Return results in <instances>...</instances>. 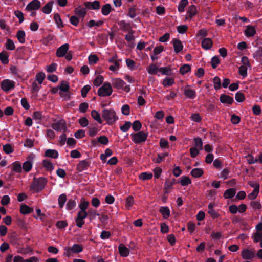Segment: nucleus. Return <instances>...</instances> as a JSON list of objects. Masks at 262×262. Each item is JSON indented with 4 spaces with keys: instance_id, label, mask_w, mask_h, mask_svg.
Masks as SVG:
<instances>
[{
    "instance_id": "338daca9",
    "label": "nucleus",
    "mask_w": 262,
    "mask_h": 262,
    "mask_svg": "<svg viewBox=\"0 0 262 262\" xmlns=\"http://www.w3.org/2000/svg\"><path fill=\"white\" fill-rule=\"evenodd\" d=\"M119 25L122 30L125 31L128 30L129 28V25L124 21L119 22Z\"/></svg>"
},
{
    "instance_id": "0e129e2a",
    "label": "nucleus",
    "mask_w": 262,
    "mask_h": 262,
    "mask_svg": "<svg viewBox=\"0 0 262 262\" xmlns=\"http://www.w3.org/2000/svg\"><path fill=\"white\" fill-rule=\"evenodd\" d=\"M98 141L99 142L104 145H106L108 143V138L105 136L99 137L98 139Z\"/></svg>"
},
{
    "instance_id": "58836bf2",
    "label": "nucleus",
    "mask_w": 262,
    "mask_h": 262,
    "mask_svg": "<svg viewBox=\"0 0 262 262\" xmlns=\"http://www.w3.org/2000/svg\"><path fill=\"white\" fill-rule=\"evenodd\" d=\"M111 10V6L110 4H107L104 5L102 8V13L104 15H108Z\"/></svg>"
},
{
    "instance_id": "cd10ccee",
    "label": "nucleus",
    "mask_w": 262,
    "mask_h": 262,
    "mask_svg": "<svg viewBox=\"0 0 262 262\" xmlns=\"http://www.w3.org/2000/svg\"><path fill=\"white\" fill-rule=\"evenodd\" d=\"M252 238L254 243L260 242L262 240V232L256 231L252 235Z\"/></svg>"
},
{
    "instance_id": "79ce46f5",
    "label": "nucleus",
    "mask_w": 262,
    "mask_h": 262,
    "mask_svg": "<svg viewBox=\"0 0 262 262\" xmlns=\"http://www.w3.org/2000/svg\"><path fill=\"white\" fill-rule=\"evenodd\" d=\"M152 177V174L151 173L143 172L139 176V178L143 181L149 180Z\"/></svg>"
},
{
    "instance_id": "393cba45",
    "label": "nucleus",
    "mask_w": 262,
    "mask_h": 262,
    "mask_svg": "<svg viewBox=\"0 0 262 262\" xmlns=\"http://www.w3.org/2000/svg\"><path fill=\"white\" fill-rule=\"evenodd\" d=\"M159 211L164 218H168L170 215V210L167 207H161Z\"/></svg>"
},
{
    "instance_id": "20e7f679",
    "label": "nucleus",
    "mask_w": 262,
    "mask_h": 262,
    "mask_svg": "<svg viewBox=\"0 0 262 262\" xmlns=\"http://www.w3.org/2000/svg\"><path fill=\"white\" fill-rule=\"evenodd\" d=\"M113 90L111 84L105 82L98 91V94L101 97L110 96L112 94Z\"/></svg>"
},
{
    "instance_id": "4be33fe9",
    "label": "nucleus",
    "mask_w": 262,
    "mask_h": 262,
    "mask_svg": "<svg viewBox=\"0 0 262 262\" xmlns=\"http://www.w3.org/2000/svg\"><path fill=\"white\" fill-rule=\"evenodd\" d=\"M45 156L48 157L56 159L58 157V153L55 150L48 149L45 152Z\"/></svg>"
},
{
    "instance_id": "bb28decb",
    "label": "nucleus",
    "mask_w": 262,
    "mask_h": 262,
    "mask_svg": "<svg viewBox=\"0 0 262 262\" xmlns=\"http://www.w3.org/2000/svg\"><path fill=\"white\" fill-rule=\"evenodd\" d=\"M236 190L233 188L229 189L225 191L224 196L226 199L231 198L235 194Z\"/></svg>"
},
{
    "instance_id": "39448f33",
    "label": "nucleus",
    "mask_w": 262,
    "mask_h": 262,
    "mask_svg": "<svg viewBox=\"0 0 262 262\" xmlns=\"http://www.w3.org/2000/svg\"><path fill=\"white\" fill-rule=\"evenodd\" d=\"M112 83L114 87L117 89H122L127 92H128L130 91L129 86L128 85L124 86L125 82L120 78L112 79Z\"/></svg>"
},
{
    "instance_id": "bf43d9fd",
    "label": "nucleus",
    "mask_w": 262,
    "mask_h": 262,
    "mask_svg": "<svg viewBox=\"0 0 262 262\" xmlns=\"http://www.w3.org/2000/svg\"><path fill=\"white\" fill-rule=\"evenodd\" d=\"M14 14L15 16L19 19V22L20 23H22L24 21V15L21 11L18 10L15 11L14 12Z\"/></svg>"
},
{
    "instance_id": "9d476101",
    "label": "nucleus",
    "mask_w": 262,
    "mask_h": 262,
    "mask_svg": "<svg viewBox=\"0 0 262 262\" xmlns=\"http://www.w3.org/2000/svg\"><path fill=\"white\" fill-rule=\"evenodd\" d=\"M184 93L186 97L189 99H194L196 97V92L194 90L191 89L189 85H186L184 89Z\"/></svg>"
},
{
    "instance_id": "5fc2aeb1",
    "label": "nucleus",
    "mask_w": 262,
    "mask_h": 262,
    "mask_svg": "<svg viewBox=\"0 0 262 262\" xmlns=\"http://www.w3.org/2000/svg\"><path fill=\"white\" fill-rule=\"evenodd\" d=\"M187 12L190 16H193L196 13V8L195 6L191 5L189 7Z\"/></svg>"
},
{
    "instance_id": "2eb2a0df",
    "label": "nucleus",
    "mask_w": 262,
    "mask_h": 262,
    "mask_svg": "<svg viewBox=\"0 0 262 262\" xmlns=\"http://www.w3.org/2000/svg\"><path fill=\"white\" fill-rule=\"evenodd\" d=\"M60 90L59 94L61 97H63V92H67L69 91L70 86L68 82L62 81L61 82L60 85L59 86Z\"/></svg>"
},
{
    "instance_id": "e2e57ef3",
    "label": "nucleus",
    "mask_w": 262,
    "mask_h": 262,
    "mask_svg": "<svg viewBox=\"0 0 262 262\" xmlns=\"http://www.w3.org/2000/svg\"><path fill=\"white\" fill-rule=\"evenodd\" d=\"M235 99L239 102H243L245 99L244 95L241 92H237L235 95Z\"/></svg>"
},
{
    "instance_id": "3c124183",
    "label": "nucleus",
    "mask_w": 262,
    "mask_h": 262,
    "mask_svg": "<svg viewBox=\"0 0 262 262\" xmlns=\"http://www.w3.org/2000/svg\"><path fill=\"white\" fill-rule=\"evenodd\" d=\"M103 81V77L101 75H98L94 81V84L95 86H99Z\"/></svg>"
},
{
    "instance_id": "f3484780",
    "label": "nucleus",
    "mask_w": 262,
    "mask_h": 262,
    "mask_svg": "<svg viewBox=\"0 0 262 262\" xmlns=\"http://www.w3.org/2000/svg\"><path fill=\"white\" fill-rule=\"evenodd\" d=\"M255 33L256 30L254 26L249 25L246 27L245 30V34L247 37H252L255 34Z\"/></svg>"
},
{
    "instance_id": "603ef678",
    "label": "nucleus",
    "mask_w": 262,
    "mask_h": 262,
    "mask_svg": "<svg viewBox=\"0 0 262 262\" xmlns=\"http://www.w3.org/2000/svg\"><path fill=\"white\" fill-rule=\"evenodd\" d=\"M89 204V203L88 201H85L84 200H82L79 205L80 210L86 211V209H87Z\"/></svg>"
},
{
    "instance_id": "7ed1b4c3",
    "label": "nucleus",
    "mask_w": 262,
    "mask_h": 262,
    "mask_svg": "<svg viewBox=\"0 0 262 262\" xmlns=\"http://www.w3.org/2000/svg\"><path fill=\"white\" fill-rule=\"evenodd\" d=\"M132 141L136 144H140L144 142L147 138L148 134L143 131H140L136 133H132L130 135Z\"/></svg>"
},
{
    "instance_id": "7c9ffc66",
    "label": "nucleus",
    "mask_w": 262,
    "mask_h": 262,
    "mask_svg": "<svg viewBox=\"0 0 262 262\" xmlns=\"http://www.w3.org/2000/svg\"><path fill=\"white\" fill-rule=\"evenodd\" d=\"M148 72L150 74H156L159 72V68L155 64H150L147 69Z\"/></svg>"
},
{
    "instance_id": "aec40b11",
    "label": "nucleus",
    "mask_w": 262,
    "mask_h": 262,
    "mask_svg": "<svg viewBox=\"0 0 262 262\" xmlns=\"http://www.w3.org/2000/svg\"><path fill=\"white\" fill-rule=\"evenodd\" d=\"M85 6L89 9H98L100 8L99 2L95 1L93 2H86L84 4Z\"/></svg>"
},
{
    "instance_id": "ddd939ff",
    "label": "nucleus",
    "mask_w": 262,
    "mask_h": 262,
    "mask_svg": "<svg viewBox=\"0 0 262 262\" xmlns=\"http://www.w3.org/2000/svg\"><path fill=\"white\" fill-rule=\"evenodd\" d=\"M241 255L244 259H250L254 258L255 254L254 251L245 249L242 251Z\"/></svg>"
},
{
    "instance_id": "2f4dec72",
    "label": "nucleus",
    "mask_w": 262,
    "mask_h": 262,
    "mask_svg": "<svg viewBox=\"0 0 262 262\" xmlns=\"http://www.w3.org/2000/svg\"><path fill=\"white\" fill-rule=\"evenodd\" d=\"M174 83V80L171 77H166L164 79L162 84L164 86H170Z\"/></svg>"
},
{
    "instance_id": "6e6d98bb",
    "label": "nucleus",
    "mask_w": 262,
    "mask_h": 262,
    "mask_svg": "<svg viewBox=\"0 0 262 262\" xmlns=\"http://www.w3.org/2000/svg\"><path fill=\"white\" fill-rule=\"evenodd\" d=\"M98 60V57L96 55H90L89 56V61L91 64L96 63Z\"/></svg>"
},
{
    "instance_id": "1a4fd4ad",
    "label": "nucleus",
    "mask_w": 262,
    "mask_h": 262,
    "mask_svg": "<svg viewBox=\"0 0 262 262\" xmlns=\"http://www.w3.org/2000/svg\"><path fill=\"white\" fill-rule=\"evenodd\" d=\"M82 247L78 244L73 245L71 248H65V250L66 251V255L68 256H70L72 253H79L82 251Z\"/></svg>"
},
{
    "instance_id": "9b49d317",
    "label": "nucleus",
    "mask_w": 262,
    "mask_h": 262,
    "mask_svg": "<svg viewBox=\"0 0 262 262\" xmlns=\"http://www.w3.org/2000/svg\"><path fill=\"white\" fill-rule=\"evenodd\" d=\"M52 127L54 130L59 132H64L67 129L66 123L63 121H59L53 123Z\"/></svg>"
},
{
    "instance_id": "dca6fc26",
    "label": "nucleus",
    "mask_w": 262,
    "mask_h": 262,
    "mask_svg": "<svg viewBox=\"0 0 262 262\" xmlns=\"http://www.w3.org/2000/svg\"><path fill=\"white\" fill-rule=\"evenodd\" d=\"M174 50L176 53H178L183 49V46L180 40L174 39L172 40Z\"/></svg>"
},
{
    "instance_id": "473e14b6",
    "label": "nucleus",
    "mask_w": 262,
    "mask_h": 262,
    "mask_svg": "<svg viewBox=\"0 0 262 262\" xmlns=\"http://www.w3.org/2000/svg\"><path fill=\"white\" fill-rule=\"evenodd\" d=\"M16 36L20 43H23L25 42V33L24 31H18L17 33Z\"/></svg>"
},
{
    "instance_id": "c03bdc74",
    "label": "nucleus",
    "mask_w": 262,
    "mask_h": 262,
    "mask_svg": "<svg viewBox=\"0 0 262 262\" xmlns=\"http://www.w3.org/2000/svg\"><path fill=\"white\" fill-rule=\"evenodd\" d=\"M112 155V150L109 148H107L105 150V153L102 154L100 155V159L102 161H105L108 157L111 156Z\"/></svg>"
},
{
    "instance_id": "13d9d810",
    "label": "nucleus",
    "mask_w": 262,
    "mask_h": 262,
    "mask_svg": "<svg viewBox=\"0 0 262 262\" xmlns=\"http://www.w3.org/2000/svg\"><path fill=\"white\" fill-rule=\"evenodd\" d=\"M6 46V48L8 50H13L15 48L14 42L10 39L7 40Z\"/></svg>"
},
{
    "instance_id": "8fccbe9b",
    "label": "nucleus",
    "mask_w": 262,
    "mask_h": 262,
    "mask_svg": "<svg viewBox=\"0 0 262 262\" xmlns=\"http://www.w3.org/2000/svg\"><path fill=\"white\" fill-rule=\"evenodd\" d=\"M190 67L189 64H184L180 69V72L182 74H185L190 71Z\"/></svg>"
},
{
    "instance_id": "0eeeda50",
    "label": "nucleus",
    "mask_w": 262,
    "mask_h": 262,
    "mask_svg": "<svg viewBox=\"0 0 262 262\" xmlns=\"http://www.w3.org/2000/svg\"><path fill=\"white\" fill-rule=\"evenodd\" d=\"M88 215V213L86 211L80 210L77 214V217L76 219V225L79 227H81L84 224V219L86 218Z\"/></svg>"
},
{
    "instance_id": "a878e982",
    "label": "nucleus",
    "mask_w": 262,
    "mask_h": 262,
    "mask_svg": "<svg viewBox=\"0 0 262 262\" xmlns=\"http://www.w3.org/2000/svg\"><path fill=\"white\" fill-rule=\"evenodd\" d=\"M220 101L224 103L231 104L233 102V99L229 96L222 95L220 97Z\"/></svg>"
},
{
    "instance_id": "69168bd1",
    "label": "nucleus",
    "mask_w": 262,
    "mask_h": 262,
    "mask_svg": "<svg viewBox=\"0 0 262 262\" xmlns=\"http://www.w3.org/2000/svg\"><path fill=\"white\" fill-rule=\"evenodd\" d=\"M199 149L196 147H191L190 149V155L192 158L195 157L199 154Z\"/></svg>"
},
{
    "instance_id": "6ab92c4d",
    "label": "nucleus",
    "mask_w": 262,
    "mask_h": 262,
    "mask_svg": "<svg viewBox=\"0 0 262 262\" xmlns=\"http://www.w3.org/2000/svg\"><path fill=\"white\" fill-rule=\"evenodd\" d=\"M119 252L121 256L126 257L129 254V250L123 244H120L118 247Z\"/></svg>"
},
{
    "instance_id": "c85d7f7f",
    "label": "nucleus",
    "mask_w": 262,
    "mask_h": 262,
    "mask_svg": "<svg viewBox=\"0 0 262 262\" xmlns=\"http://www.w3.org/2000/svg\"><path fill=\"white\" fill-rule=\"evenodd\" d=\"M191 174L194 178H199L203 174V170L201 168H194L191 171Z\"/></svg>"
},
{
    "instance_id": "a18cd8bd",
    "label": "nucleus",
    "mask_w": 262,
    "mask_h": 262,
    "mask_svg": "<svg viewBox=\"0 0 262 262\" xmlns=\"http://www.w3.org/2000/svg\"><path fill=\"white\" fill-rule=\"evenodd\" d=\"M67 200V197L66 194H61L58 198V204L60 208H62Z\"/></svg>"
},
{
    "instance_id": "052dcab7",
    "label": "nucleus",
    "mask_w": 262,
    "mask_h": 262,
    "mask_svg": "<svg viewBox=\"0 0 262 262\" xmlns=\"http://www.w3.org/2000/svg\"><path fill=\"white\" fill-rule=\"evenodd\" d=\"M142 125L140 121H135L133 124V129L135 131H138L141 128Z\"/></svg>"
},
{
    "instance_id": "f257e3e1",
    "label": "nucleus",
    "mask_w": 262,
    "mask_h": 262,
    "mask_svg": "<svg viewBox=\"0 0 262 262\" xmlns=\"http://www.w3.org/2000/svg\"><path fill=\"white\" fill-rule=\"evenodd\" d=\"M102 116V118L110 124L114 123L118 119L115 111L113 110H104Z\"/></svg>"
},
{
    "instance_id": "864d4df0",
    "label": "nucleus",
    "mask_w": 262,
    "mask_h": 262,
    "mask_svg": "<svg viewBox=\"0 0 262 262\" xmlns=\"http://www.w3.org/2000/svg\"><path fill=\"white\" fill-rule=\"evenodd\" d=\"M195 146L194 147H196L197 149L199 150L202 149L203 142L201 139L200 138H195Z\"/></svg>"
},
{
    "instance_id": "4c0bfd02",
    "label": "nucleus",
    "mask_w": 262,
    "mask_h": 262,
    "mask_svg": "<svg viewBox=\"0 0 262 262\" xmlns=\"http://www.w3.org/2000/svg\"><path fill=\"white\" fill-rule=\"evenodd\" d=\"M180 183L181 185L184 186L191 184V181L189 177L186 176H183L181 178Z\"/></svg>"
},
{
    "instance_id": "49530a36",
    "label": "nucleus",
    "mask_w": 262,
    "mask_h": 262,
    "mask_svg": "<svg viewBox=\"0 0 262 262\" xmlns=\"http://www.w3.org/2000/svg\"><path fill=\"white\" fill-rule=\"evenodd\" d=\"M125 61L129 69L132 70L136 69V63L134 61L130 59H126Z\"/></svg>"
},
{
    "instance_id": "c9c22d12",
    "label": "nucleus",
    "mask_w": 262,
    "mask_h": 262,
    "mask_svg": "<svg viewBox=\"0 0 262 262\" xmlns=\"http://www.w3.org/2000/svg\"><path fill=\"white\" fill-rule=\"evenodd\" d=\"M103 23V21L102 20H98L96 21L94 20H91L88 23L87 26L90 28L93 27L94 26L99 27L102 25Z\"/></svg>"
},
{
    "instance_id": "6e6552de",
    "label": "nucleus",
    "mask_w": 262,
    "mask_h": 262,
    "mask_svg": "<svg viewBox=\"0 0 262 262\" xmlns=\"http://www.w3.org/2000/svg\"><path fill=\"white\" fill-rule=\"evenodd\" d=\"M15 82L9 79H5L1 83L2 89L5 91L8 92L14 88Z\"/></svg>"
},
{
    "instance_id": "a211bd4d",
    "label": "nucleus",
    "mask_w": 262,
    "mask_h": 262,
    "mask_svg": "<svg viewBox=\"0 0 262 262\" xmlns=\"http://www.w3.org/2000/svg\"><path fill=\"white\" fill-rule=\"evenodd\" d=\"M29 160L25 162L23 165V169L25 171H29L32 167V160L33 159V156H30L29 157Z\"/></svg>"
},
{
    "instance_id": "680f3d73",
    "label": "nucleus",
    "mask_w": 262,
    "mask_h": 262,
    "mask_svg": "<svg viewBox=\"0 0 262 262\" xmlns=\"http://www.w3.org/2000/svg\"><path fill=\"white\" fill-rule=\"evenodd\" d=\"M247 160L249 164H254L258 161L257 158H254L252 155H248L246 156Z\"/></svg>"
},
{
    "instance_id": "4468645a",
    "label": "nucleus",
    "mask_w": 262,
    "mask_h": 262,
    "mask_svg": "<svg viewBox=\"0 0 262 262\" xmlns=\"http://www.w3.org/2000/svg\"><path fill=\"white\" fill-rule=\"evenodd\" d=\"M40 7V2L38 0H33L29 3L26 6V9L27 11L37 10Z\"/></svg>"
},
{
    "instance_id": "f03ea898",
    "label": "nucleus",
    "mask_w": 262,
    "mask_h": 262,
    "mask_svg": "<svg viewBox=\"0 0 262 262\" xmlns=\"http://www.w3.org/2000/svg\"><path fill=\"white\" fill-rule=\"evenodd\" d=\"M46 184L47 180L45 178H40L38 179H34L30 185V189L36 192H39L43 189Z\"/></svg>"
},
{
    "instance_id": "f8f14e48",
    "label": "nucleus",
    "mask_w": 262,
    "mask_h": 262,
    "mask_svg": "<svg viewBox=\"0 0 262 262\" xmlns=\"http://www.w3.org/2000/svg\"><path fill=\"white\" fill-rule=\"evenodd\" d=\"M69 48L68 43H65L58 48L56 51V56L58 57H61L66 55Z\"/></svg>"
},
{
    "instance_id": "412c9836",
    "label": "nucleus",
    "mask_w": 262,
    "mask_h": 262,
    "mask_svg": "<svg viewBox=\"0 0 262 262\" xmlns=\"http://www.w3.org/2000/svg\"><path fill=\"white\" fill-rule=\"evenodd\" d=\"M212 42L211 40L208 38L204 39L202 41V46L206 50L210 49L212 47Z\"/></svg>"
},
{
    "instance_id": "774afa93",
    "label": "nucleus",
    "mask_w": 262,
    "mask_h": 262,
    "mask_svg": "<svg viewBox=\"0 0 262 262\" xmlns=\"http://www.w3.org/2000/svg\"><path fill=\"white\" fill-rule=\"evenodd\" d=\"M57 68L56 63H52L51 65L47 66L46 68V70L48 72L51 73L54 72Z\"/></svg>"
},
{
    "instance_id": "de8ad7c7",
    "label": "nucleus",
    "mask_w": 262,
    "mask_h": 262,
    "mask_svg": "<svg viewBox=\"0 0 262 262\" xmlns=\"http://www.w3.org/2000/svg\"><path fill=\"white\" fill-rule=\"evenodd\" d=\"M45 78V74L43 72L38 73L36 75V80H37L40 84L42 83Z\"/></svg>"
},
{
    "instance_id": "72a5a7b5",
    "label": "nucleus",
    "mask_w": 262,
    "mask_h": 262,
    "mask_svg": "<svg viewBox=\"0 0 262 262\" xmlns=\"http://www.w3.org/2000/svg\"><path fill=\"white\" fill-rule=\"evenodd\" d=\"M188 3V0H181L179 4L178 9L180 12H183L185 10V7Z\"/></svg>"
},
{
    "instance_id": "a19ab883",
    "label": "nucleus",
    "mask_w": 262,
    "mask_h": 262,
    "mask_svg": "<svg viewBox=\"0 0 262 262\" xmlns=\"http://www.w3.org/2000/svg\"><path fill=\"white\" fill-rule=\"evenodd\" d=\"M32 209L26 205H22L20 207V212L23 214H28L32 211Z\"/></svg>"
},
{
    "instance_id": "e433bc0d",
    "label": "nucleus",
    "mask_w": 262,
    "mask_h": 262,
    "mask_svg": "<svg viewBox=\"0 0 262 262\" xmlns=\"http://www.w3.org/2000/svg\"><path fill=\"white\" fill-rule=\"evenodd\" d=\"M52 5L53 3L52 2L48 3L42 9L43 12L46 14H49L51 12Z\"/></svg>"
},
{
    "instance_id": "5701e85b",
    "label": "nucleus",
    "mask_w": 262,
    "mask_h": 262,
    "mask_svg": "<svg viewBox=\"0 0 262 262\" xmlns=\"http://www.w3.org/2000/svg\"><path fill=\"white\" fill-rule=\"evenodd\" d=\"M75 13L79 17L83 18L86 14V10L84 8L78 7L75 9Z\"/></svg>"
},
{
    "instance_id": "423d86ee",
    "label": "nucleus",
    "mask_w": 262,
    "mask_h": 262,
    "mask_svg": "<svg viewBox=\"0 0 262 262\" xmlns=\"http://www.w3.org/2000/svg\"><path fill=\"white\" fill-rule=\"evenodd\" d=\"M108 61L112 64L108 68L110 71L115 72L119 69L120 60H118L116 56L108 59Z\"/></svg>"
},
{
    "instance_id": "37998d69",
    "label": "nucleus",
    "mask_w": 262,
    "mask_h": 262,
    "mask_svg": "<svg viewBox=\"0 0 262 262\" xmlns=\"http://www.w3.org/2000/svg\"><path fill=\"white\" fill-rule=\"evenodd\" d=\"M213 82L215 90H219L221 88V80L219 77H215L213 79Z\"/></svg>"
},
{
    "instance_id": "09e8293b",
    "label": "nucleus",
    "mask_w": 262,
    "mask_h": 262,
    "mask_svg": "<svg viewBox=\"0 0 262 262\" xmlns=\"http://www.w3.org/2000/svg\"><path fill=\"white\" fill-rule=\"evenodd\" d=\"M239 73L243 77H246L247 75V68L246 66H242L239 68Z\"/></svg>"
},
{
    "instance_id": "f704fd0d",
    "label": "nucleus",
    "mask_w": 262,
    "mask_h": 262,
    "mask_svg": "<svg viewBox=\"0 0 262 262\" xmlns=\"http://www.w3.org/2000/svg\"><path fill=\"white\" fill-rule=\"evenodd\" d=\"M42 164L43 166L48 171H52L54 169L53 165L49 160H43Z\"/></svg>"
},
{
    "instance_id": "c756f323",
    "label": "nucleus",
    "mask_w": 262,
    "mask_h": 262,
    "mask_svg": "<svg viewBox=\"0 0 262 262\" xmlns=\"http://www.w3.org/2000/svg\"><path fill=\"white\" fill-rule=\"evenodd\" d=\"M91 116L95 120L100 124L102 123V121L100 117V115L97 111L93 110L91 112Z\"/></svg>"
},
{
    "instance_id": "ea45409f",
    "label": "nucleus",
    "mask_w": 262,
    "mask_h": 262,
    "mask_svg": "<svg viewBox=\"0 0 262 262\" xmlns=\"http://www.w3.org/2000/svg\"><path fill=\"white\" fill-rule=\"evenodd\" d=\"M134 204L133 198L132 196H129L126 198L125 202V207L127 209H129L130 207Z\"/></svg>"
},
{
    "instance_id": "b1692460",
    "label": "nucleus",
    "mask_w": 262,
    "mask_h": 262,
    "mask_svg": "<svg viewBox=\"0 0 262 262\" xmlns=\"http://www.w3.org/2000/svg\"><path fill=\"white\" fill-rule=\"evenodd\" d=\"M89 166L88 162L85 160L81 161L77 165V169L81 171L86 169Z\"/></svg>"
},
{
    "instance_id": "4d7b16f0",
    "label": "nucleus",
    "mask_w": 262,
    "mask_h": 262,
    "mask_svg": "<svg viewBox=\"0 0 262 262\" xmlns=\"http://www.w3.org/2000/svg\"><path fill=\"white\" fill-rule=\"evenodd\" d=\"M121 111L124 115H128L130 113L129 106L127 104L123 105L121 108Z\"/></svg>"
}]
</instances>
